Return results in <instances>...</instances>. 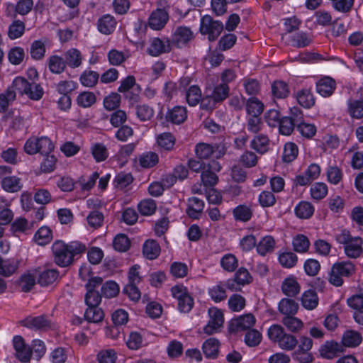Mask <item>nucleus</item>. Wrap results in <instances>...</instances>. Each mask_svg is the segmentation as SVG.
<instances>
[{"instance_id":"1","label":"nucleus","mask_w":363,"mask_h":363,"mask_svg":"<svg viewBox=\"0 0 363 363\" xmlns=\"http://www.w3.org/2000/svg\"><path fill=\"white\" fill-rule=\"evenodd\" d=\"M85 250L86 246L77 241L65 244L61 240H57L52 246L55 262L62 267L72 264L74 257L82 253Z\"/></svg>"},{"instance_id":"2","label":"nucleus","mask_w":363,"mask_h":363,"mask_svg":"<svg viewBox=\"0 0 363 363\" xmlns=\"http://www.w3.org/2000/svg\"><path fill=\"white\" fill-rule=\"evenodd\" d=\"M336 241L344 245L345 255L350 258H357L362 253V240L359 237H352L346 230H342L335 236Z\"/></svg>"},{"instance_id":"3","label":"nucleus","mask_w":363,"mask_h":363,"mask_svg":"<svg viewBox=\"0 0 363 363\" xmlns=\"http://www.w3.org/2000/svg\"><path fill=\"white\" fill-rule=\"evenodd\" d=\"M354 272L355 266L352 262H337L331 268L329 282L335 286H340L343 284V277H350Z\"/></svg>"},{"instance_id":"4","label":"nucleus","mask_w":363,"mask_h":363,"mask_svg":"<svg viewBox=\"0 0 363 363\" xmlns=\"http://www.w3.org/2000/svg\"><path fill=\"white\" fill-rule=\"evenodd\" d=\"M223 30V23L214 20L211 16L205 15L201 18L199 31L202 35H207L208 40H216Z\"/></svg>"},{"instance_id":"5","label":"nucleus","mask_w":363,"mask_h":363,"mask_svg":"<svg viewBox=\"0 0 363 363\" xmlns=\"http://www.w3.org/2000/svg\"><path fill=\"white\" fill-rule=\"evenodd\" d=\"M194 38L191 29L186 26H179L173 32L169 39L172 48H182Z\"/></svg>"},{"instance_id":"6","label":"nucleus","mask_w":363,"mask_h":363,"mask_svg":"<svg viewBox=\"0 0 363 363\" xmlns=\"http://www.w3.org/2000/svg\"><path fill=\"white\" fill-rule=\"evenodd\" d=\"M172 49V46L169 38H153L150 40L147 52L151 56L157 57L163 53L169 52Z\"/></svg>"},{"instance_id":"7","label":"nucleus","mask_w":363,"mask_h":363,"mask_svg":"<svg viewBox=\"0 0 363 363\" xmlns=\"http://www.w3.org/2000/svg\"><path fill=\"white\" fill-rule=\"evenodd\" d=\"M208 314L210 320L204 327L203 330L206 334L212 335L218 332V329L223 326L224 323L223 314L220 310L216 308H210Z\"/></svg>"},{"instance_id":"8","label":"nucleus","mask_w":363,"mask_h":363,"mask_svg":"<svg viewBox=\"0 0 363 363\" xmlns=\"http://www.w3.org/2000/svg\"><path fill=\"white\" fill-rule=\"evenodd\" d=\"M13 344L16 358L23 363L28 362L32 356L30 347L25 343L21 336L18 335L13 337Z\"/></svg>"},{"instance_id":"9","label":"nucleus","mask_w":363,"mask_h":363,"mask_svg":"<svg viewBox=\"0 0 363 363\" xmlns=\"http://www.w3.org/2000/svg\"><path fill=\"white\" fill-rule=\"evenodd\" d=\"M255 323V318L251 313L233 319L229 325L231 333H237L250 329Z\"/></svg>"},{"instance_id":"10","label":"nucleus","mask_w":363,"mask_h":363,"mask_svg":"<svg viewBox=\"0 0 363 363\" xmlns=\"http://www.w3.org/2000/svg\"><path fill=\"white\" fill-rule=\"evenodd\" d=\"M22 326L36 330L45 331L51 328L50 321L45 316H28L20 321Z\"/></svg>"},{"instance_id":"11","label":"nucleus","mask_w":363,"mask_h":363,"mask_svg":"<svg viewBox=\"0 0 363 363\" xmlns=\"http://www.w3.org/2000/svg\"><path fill=\"white\" fill-rule=\"evenodd\" d=\"M169 20L168 12L164 9H157L152 12L148 19L149 26L155 30L162 29Z\"/></svg>"},{"instance_id":"12","label":"nucleus","mask_w":363,"mask_h":363,"mask_svg":"<svg viewBox=\"0 0 363 363\" xmlns=\"http://www.w3.org/2000/svg\"><path fill=\"white\" fill-rule=\"evenodd\" d=\"M343 352L342 345L333 340L326 341L319 349L320 355L327 359H333Z\"/></svg>"},{"instance_id":"13","label":"nucleus","mask_w":363,"mask_h":363,"mask_svg":"<svg viewBox=\"0 0 363 363\" xmlns=\"http://www.w3.org/2000/svg\"><path fill=\"white\" fill-rule=\"evenodd\" d=\"M336 87L335 81L330 77H324L316 83V90L324 97L333 94Z\"/></svg>"},{"instance_id":"14","label":"nucleus","mask_w":363,"mask_h":363,"mask_svg":"<svg viewBox=\"0 0 363 363\" xmlns=\"http://www.w3.org/2000/svg\"><path fill=\"white\" fill-rule=\"evenodd\" d=\"M204 202L196 198L192 197L188 200V207L186 210V214L193 219H197L203 212Z\"/></svg>"},{"instance_id":"15","label":"nucleus","mask_w":363,"mask_h":363,"mask_svg":"<svg viewBox=\"0 0 363 363\" xmlns=\"http://www.w3.org/2000/svg\"><path fill=\"white\" fill-rule=\"evenodd\" d=\"M221 166L217 161H211L201 172V182H218V177L216 172H219Z\"/></svg>"},{"instance_id":"16","label":"nucleus","mask_w":363,"mask_h":363,"mask_svg":"<svg viewBox=\"0 0 363 363\" xmlns=\"http://www.w3.org/2000/svg\"><path fill=\"white\" fill-rule=\"evenodd\" d=\"M64 60L66 65L71 68H77L82 65V57L79 50L71 48L64 53Z\"/></svg>"},{"instance_id":"17","label":"nucleus","mask_w":363,"mask_h":363,"mask_svg":"<svg viewBox=\"0 0 363 363\" xmlns=\"http://www.w3.org/2000/svg\"><path fill=\"white\" fill-rule=\"evenodd\" d=\"M104 318V313L99 305L94 306H87L84 313V319L89 323H101Z\"/></svg>"},{"instance_id":"18","label":"nucleus","mask_w":363,"mask_h":363,"mask_svg":"<svg viewBox=\"0 0 363 363\" xmlns=\"http://www.w3.org/2000/svg\"><path fill=\"white\" fill-rule=\"evenodd\" d=\"M219 341L213 337L206 340L202 346L203 352L206 358L215 359L218 357L219 352Z\"/></svg>"},{"instance_id":"19","label":"nucleus","mask_w":363,"mask_h":363,"mask_svg":"<svg viewBox=\"0 0 363 363\" xmlns=\"http://www.w3.org/2000/svg\"><path fill=\"white\" fill-rule=\"evenodd\" d=\"M29 89H30V82L21 77H16L11 85L7 88L8 90H11L16 94L18 92L21 95L30 94L31 93L28 91Z\"/></svg>"},{"instance_id":"20","label":"nucleus","mask_w":363,"mask_h":363,"mask_svg":"<svg viewBox=\"0 0 363 363\" xmlns=\"http://www.w3.org/2000/svg\"><path fill=\"white\" fill-rule=\"evenodd\" d=\"M143 255L148 259H156L160 253V246L154 240H147L143 247Z\"/></svg>"},{"instance_id":"21","label":"nucleus","mask_w":363,"mask_h":363,"mask_svg":"<svg viewBox=\"0 0 363 363\" xmlns=\"http://www.w3.org/2000/svg\"><path fill=\"white\" fill-rule=\"evenodd\" d=\"M362 338L358 332L349 330L346 331L342 337L341 344L343 346L347 347H354L358 346L362 342Z\"/></svg>"},{"instance_id":"22","label":"nucleus","mask_w":363,"mask_h":363,"mask_svg":"<svg viewBox=\"0 0 363 363\" xmlns=\"http://www.w3.org/2000/svg\"><path fill=\"white\" fill-rule=\"evenodd\" d=\"M269 139L267 135L259 134L251 141V147L257 152L264 154L269 147Z\"/></svg>"},{"instance_id":"23","label":"nucleus","mask_w":363,"mask_h":363,"mask_svg":"<svg viewBox=\"0 0 363 363\" xmlns=\"http://www.w3.org/2000/svg\"><path fill=\"white\" fill-rule=\"evenodd\" d=\"M298 309V304L293 299L282 298L279 303V311L286 315H295Z\"/></svg>"},{"instance_id":"24","label":"nucleus","mask_w":363,"mask_h":363,"mask_svg":"<svg viewBox=\"0 0 363 363\" xmlns=\"http://www.w3.org/2000/svg\"><path fill=\"white\" fill-rule=\"evenodd\" d=\"M296 97L298 103L304 108H309L315 104V98L309 89H303L298 91Z\"/></svg>"},{"instance_id":"25","label":"nucleus","mask_w":363,"mask_h":363,"mask_svg":"<svg viewBox=\"0 0 363 363\" xmlns=\"http://www.w3.org/2000/svg\"><path fill=\"white\" fill-rule=\"evenodd\" d=\"M48 66L52 73L59 74L65 71L67 65L63 57L52 55L48 60Z\"/></svg>"},{"instance_id":"26","label":"nucleus","mask_w":363,"mask_h":363,"mask_svg":"<svg viewBox=\"0 0 363 363\" xmlns=\"http://www.w3.org/2000/svg\"><path fill=\"white\" fill-rule=\"evenodd\" d=\"M116 22L113 16L105 15L98 21V29L103 34H110L116 27Z\"/></svg>"},{"instance_id":"27","label":"nucleus","mask_w":363,"mask_h":363,"mask_svg":"<svg viewBox=\"0 0 363 363\" xmlns=\"http://www.w3.org/2000/svg\"><path fill=\"white\" fill-rule=\"evenodd\" d=\"M58 276L59 273L56 269H45L38 274V282L41 286H48L52 284Z\"/></svg>"},{"instance_id":"28","label":"nucleus","mask_w":363,"mask_h":363,"mask_svg":"<svg viewBox=\"0 0 363 363\" xmlns=\"http://www.w3.org/2000/svg\"><path fill=\"white\" fill-rule=\"evenodd\" d=\"M282 292L287 296H295L300 291V286L294 278L286 279L281 285Z\"/></svg>"},{"instance_id":"29","label":"nucleus","mask_w":363,"mask_h":363,"mask_svg":"<svg viewBox=\"0 0 363 363\" xmlns=\"http://www.w3.org/2000/svg\"><path fill=\"white\" fill-rule=\"evenodd\" d=\"M245 104L247 113L250 116H259L264 110V104L255 97L250 98Z\"/></svg>"},{"instance_id":"30","label":"nucleus","mask_w":363,"mask_h":363,"mask_svg":"<svg viewBox=\"0 0 363 363\" xmlns=\"http://www.w3.org/2000/svg\"><path fill=\"white\" fill-rule=\"evenodd\" d=\"M294 211L298 218L308 219L313 216L314 208L309 202L301 201L296 206Z\"/></svg>"},{"instance_id":"31","label":"nucleus","mask_w":363,"mask_h":363,"mask_svg":"<svg viewBox=\"0 0 363 363\" xmlns=\"http://www.w3.org/2000/svg\"><path fill=\"white\" fill-rule=\"evenodd\" d=\"M167 118L176 124L183 123L186 118V108L183 106H176L173 108L167 115Z\"/></svg>"},{"instance_id":"32","label":"nucleus","mask_w":363,"mask_h":363,"mask_svg":"<svg viewBox=\"0 0 363 363\" xmlns=\"http://www.w3.org/2000/svg\"><path fill=\"white\" fill-rule=\"evenodd\" d=\"M233 213L236 220L247 222L252 218V211L246 205H239L233 209Z\"/></svg>"},{"instance_id":"33","label":"nucleus","mask_w":363,"mask_h":363,"mask_svg":"<svg viewBox=\"0 0 363 363\" xmlns=\"http://www.w3.org/2000/svg\"><path fill=\"white\" fill-rule=\"evenodd\" d=\"M25 23L20 20H15L9 26L8 36L10 39L14 40L21 37L25 31Z\"/></svg>"},{"instance_id":"34","label":"nucleus","mask_w":363,"mask_h":363,"mask_svg":"<svg viewBox=\"0 0 363 363\" xmlns=\"http://www.w3.org/2000/svg\"><path fill=\"white\" fill-rule=\"evenodd\" d=\"M348 113L352 118H362L363 117V101L350 99L347 102Z\"/></svg>"},{"instance_id":"35","label":"nucleus","mask_w":363,"mask_h":363,"mask_svg":"<svg viewBox=\"0 0 363 363\" xmlns=\"http://www.w3.org/2000/svg\"><path fill=\"white\" fill-rule=\"evenodd\" d=\"M301 303L305 308L308 310L316 308L318 303V298L316 293L313 290L305 291L301 297Z\"/></svg>"},{"instance_id":"36","label":"nucleus","mask_w":363,"mask_h":363,"mask_svg":"<svg viewBox=\"0 0 363 363\" xmlns=\"http://www.w3.org/2000/svg\"><path fill=\"white\" fill-rule=\"evenodd\" d=\"M45 45L43 41L34 40L30 45V54L33 59L40 60L45 56Z\"/></svg>"},{"instance_id":"37","label":"nucleus","mask_w":363,"mask_h":363,"mask_svg":"<svg viewBox=\"0 0 363 363\" xmlns=\"http://www.w3.org/2000/svg\"><path fill=\"white\" fill-rule=\"evenodd\" d=\"M285 334L284 329L279 325H272L267 332L269 340L277 344L279 347Z\"/></svg>"},{"instance_id":"38","label":"nucleus","mask_w":363,"mask_h":363,"mask_svg":"<svg viewBox=\"0 0 363 363\" xmlns=\"http://www.w3.org/2000/svg\"><path fill=\"white\" fill-rule=\"evenodd\" d=\"M186 99L191 106L197 105L201 99V91L198 86H191L186 92Z\"/></svg>"},{"instance_id":"39","label":"nucleus","mask_w":363,"mask_h":363,"mask_svg":"<svg viewBox=\"0 0 363 363\" xmlns=\"http://www.w3.org/2000/svg\"><path fill=\"white\" fill-rule=\"evenodd\" d=\"M272 93L278 99H284L289 96L288 84L284 81H276L272 84Z\"/></svg>"},{"instance_id":"40","label":"nucleus","mask_w":363,"mask_h":363,"mask_svg":"<svg viewBox=\"0 0 363 363\" xmlns=\"http://www.w3.org/2000/svg\"><path fill=\"white\" fill-rule=\"evenodd\" d=\"M158 162V155L153 152H145L139 157V163L143 168H151L155 166Z\"/></svg>"},{"instance_id":"41","label":"nucleus","mask_w":363,"mask_h":363,"mask_svg":"<svg viewBox=\"0 0 363 363\" xmlns=\"http://www.w3.org/2000/svg\"><path fill=\"white\" fill-rule=\"evenodd\" d=\"M99 74L94 71L85 70L80 77V82L84 86L93 87L99 80Z\"/></svg>"},{"instance_id":"42","label":"nucleus","mask_w":363,"mask_h":363,"mask_svg":"<svg viewBox=\"0 0 363 363\" xmlns=\"http://www.w3.org/2000/svg\"><path fill=\"white\" fill-rule=\"evenodd\" d=\"M52 231L47 227H41L35 234V242L40 245H45L52 240Z\"/></svg>"},{"instance_id":"43","label":"nucleus","mask_w":363,"mask_h":363,"mask_svg":"<svg viewBox=\"0 0 363 363\" xmlns=\"http://www.w3.org/2000/svg\"><path fill=\"white\" fill-rule=\"evenodd\" d=\"M311 43V39L303 32L295 33L291 36V44L296 48H304L309 45Z\"/></svg>"},{"instance_id":"44","label":"nucleus","mask_w":363,"mask_h":363,"mask_svg":"<svg viewBox=\"0 0 363 363\" xmlns=\"http://www.w3.org/2000/svg\"><path fill=\"white\" fill-rule=\"evenodd\" d=\"M216 183H203L205 187H208L206 189V198L209 203L213 204H218L222 201L220 194L213 188L214 184Z\"/></svg>"},{"instance_id":"45","label":"nucleus","mask_w":363,"mask_h":363,"mask_svg":"<svg viewBox=\"0 0 363 363\" xmlns=\"http://www.w3.org/2000/svg\"><path fill=\"white\" fill-rule=\"evenodd\" d=\"M282 323L293 333L298 332L303 328L302 321L294 317V315L285 316L282 320Z\"/></svg>"},{"instance_id":"46","label":"nucleus","mask_w":363,"mask_h":363,"mask_svg":"<svg viewBox=\"0 0 363 363\" xmlns=\"http://www.w3.org/2000/svg\"><path fill=\"white\" fill-rule=\"evenodd\" d=\"M229 94V87L226 84H221L214 87L211 97L216 102H220L226 99Z\"/></svg>"},{"instance_id":"47","label":"nucleus","mask_w":363,"mask_h":363,"mask_svg":"<svg viewBox=\"0 0 363 363\" xmlns=\"http://www.w3.org/2000/svg\"><path fill=\"white\" fill-rule=\"evenodd\" d=\"M138 208L143 216H150L156 210V203L153 199H144L138 203Z\"/></svg>"},{"instance_id":"48","label":"nucleus","mask_w":363,"mask_h":363,"mask_svg":"<svg viewBox=\"0 0 363 363\" xmlns=\"http://www.w3.org/2000/svg\"><path fill=\"white\" fill-rule=\"evenodd\" d=\"M157 142L161 147L170 150L174 145L175 138L170 133H164L157 136Z\"/></svg>"},{"instance_id":"49","label":"nucleus","mask_w":363,"mask_h":363,"mask_svg":"<svg viewBox=\"0 0 363 363\" xmlns=\"http://www.w3.org/2000/svg\"><path fill=\"white\" fill-rule=\"evenodd\" d=\"M320 173V167L317 164H311L308 166L305 172L304 176H298L297 177V182H303L305 179L307 181L315 180L318 179Z\"/></svg>"},{"instance_id":"50","label":"nucleus","mask_w":363,"mask_h":363,"mask_svg":"<svg viewBox=\"0 0 363 363\" xmlns=\"http://www.w3.org/2000/svg\"><path fill=\"white\" fill-rule=\"evenodd\" d=\"M298 152V147L295 143H286L284 147L283 160L285 162H291L294 161L296 158Z\"/></svg>"},{"instance_id":"51","label":"nucleus","mask_w":363,"mask_h":363,"mask_svg":"<svg viewBox=\"0 0 363 363\" xmlns=\"http://www.w3.org/2000/svg\"><path fill=\"white\" fill-rule=\"evenodd\" d=\"M113 246L118 252H125L129 249L130 242L125 234H119L115 237Z\"/></svg>"},{"instance_id":"52","label":"nucleus","mask_w":363,"mask_h":363,"mask_svg":"<svg viewBox=\"0 0 363 363\" xmlns=\"http://www.w3.org/2000/svg\"><path fill=\"white\" fill-rule=\"evenodd\" d=\"M292 358L294 360L299 363H312L314 360V357L310 350H303L297 349L292 353Z\"/></svg>"},{"instance_id":"53","label":"nucleus","mask_w":363,"mask_h":363,"mask_svg":"<svg viewBox=\"0 0 363 363\" xmlns=\"http://www.w3.org/2000/svg\"><path fill=\"white\" fill-rule=\"evenodd\" d=\"M274 240L271 236L263 238L257 246V250L261 255H265L271 251L274 247Z\"/></svg>"},{"instance_id":"54","label":"nucleus","mask_w":363,"mask_h":363,"mask_svg":"<svg viewBox=\"0 0 363 363\" xmlns=\"http://www.w3.org/2000/svg\"><path fill=\"white\" fill-rule=\"evenodd\" d=\"M296 124L290 117H283L279 123V133L284 135H289L294 130Z\"/></svg>"},{"instance_id":"55","label":"nucleus","mask_w":363,"mask_h":363,"mask_svg":"<svg viewBox=\"0 0 363 363\" xmlns=\"http://www.w3.org/2000/svg\"><path fill=\"white\" fill-rule=\"evenodd\" d=\"M77 104L81 107H90L96 102V96L92 92L84 91L77 96Z\"/></svg>"},{"instance_id":"56","label":"nucleus","mask_w":363,"mask_h":363,"mask_svg":"<svg viewBox=\"0 0 363 363\" xmlns=\"http://www.w3.org/2000/svg\"><path fill=\"white\" fill-rule=\"evenodd\" d=\"M16 99V94L11 90L6 89L4 93L0 94V113L4 112L10 104Z\"/></svg>"},{"instance_id":"57","label":"nucleus","mask_w":363,"mask_h":363,"mask_svg":"<svg viewBox=\"0 0 363 363\" xmlns=\"http://www.w3.org/2000/svg\"><path fill=\"white\" fill-rule=\"evenodd\" d=\"M294 249L298 252H306L310 246L308 238L303 235H298L293 240Z\"/></svg>"},{"instance_id":"58","label":"nucleus","mask_w":363,"mask_h":363,"mask_svg":"<svg viewBox=\"0 0 363 363\" xmlns=\"http://www.w3.org/2000/svg\"><path fill=\"white\" fill-rule=\"evenodd\" d=\"M135 110L136 115L141 121H149L154 115V110L145 104L136 106Z\"/></svg>"},{"instance_id":"59","label":"nucleus","mask_w":363,"mask_h":363,"mask_svg":"<svg viewBox=\"0 0 363 363\" xmlns=\"http://www.w3.org/2000/svg\"><path fill=\"white\" fill-rule=\"evenodd\" d=\"M38 152L42 155H48L54 150V145L48 137L37 138Z\"/></svg>"},{"instance_id":"60","label":"nucleus","mask_w":363,"mask_h":363,"mask_svg":"<svg viewBox=\"0 0 363 363\" xmlns=\"http://www.w3.org/2000/svg\"><path fill=\"white\" fill-rule=\"evenodd\" d=\"M327 193L328 187L325 183H313L311 187V194L314 199H322L326 196Z\"/></svg>"},{"instance_id":"61","label":"nucleus","mask_w":363,"mask_h":363,"mask_svg":"<svg viewBox=\"0 0 363 363\" xmlns=\"http://www.w3.org/2000/svg\"><path fill=\"white\" fill-rule=\"evenodd\" d=\"M101 291L102 296L106 298H111L118 294L119 288L116 282L109 281L102 285Z\"/></svg>"},{"instance_id":"62","label":"nucleus","mask_w":363,"mask_h":363,"mask_svg":"<svg viewBox=\"0 0 363 363\" xmlns=\"http://www.w3.org/2000/svg\"><path fill=\"white\" fill-rule=\"evenodd\" d=\"M213 147L208 143H199L196 145L195 152L200 159L206 160L213 155Z\"/></svg>"},{"instance_id":"63","label":"nucleus","mask_w":363,"mask_h":363,"mask_svg":"<svg viewBox=\"0 0 363 363\" xmlns=\"http://www.w3.org/2000/svg\"><path fill=\"white\" fill-rule=\"evenodd\" d=\"M228 306L233 311H240L245 306V299L240 294H233L228 300Z\"/></svg>"},{"instance_id":"64","label":"nucleus","mask_w":363,"mask_h":363,"mask_svg":"<svg viewBox=\"0 0 363 363\" xmlns=\"http://www.w3.org/2000/svg\"><path fill=\"white\" fill-rule=\"evenodd\" d=\"M25 56L24 50L20 47H16L10 50L8 57L13 65H19Z\"/></svg>"}]
</instances>
